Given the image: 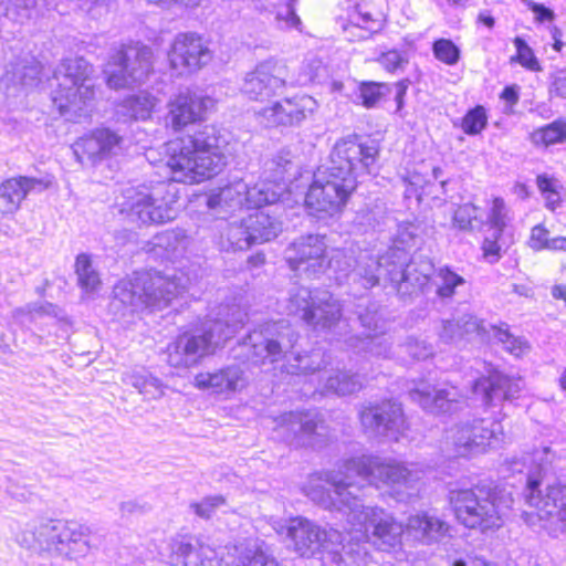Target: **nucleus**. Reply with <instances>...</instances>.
<instances>
[{"label":"nucleus","mask_w":566,"mask_h":566,"mask_svg":"<svg viewBox=\"0 0 566 566\" xmlns=\"http://www.w3.org/2000/svg\"><path fill=\"white\" fill-rule=\"evenodd\" d=\"M420 472L398 462H381L378 458L360 457L344 461L338 470L327 471L312 479L306 495L328 510L342 512L349 523L358 526L367 542L387 551L399 543L403 533L401 523L382 509L365 506L361 496L366 488L378 483L390 486L400 501L417 492Z\"/></svg>","instance_id":"1"},{"label":"nucleus","mask_w":566,"mask_h":566,"mask_svg":"<svg viewBox=\"0 0 566 566\" xmlns=\"http://www.w3.org/2000/svg\"><path fill=\"white\" fill-rule=\"evenodd\" d=\"M378 157L375 140L364 142L357 134L338 139L328 166L314 175L305 197L307 208L331 217L340 212L356 190L358 178L373 171Z\"/></svg>","instance_id":"2"},{"label":"nucleus","mask_w":566,"mask_h":566,"mask_svg":"<svg viewBox=\"0 0 566 566\" xmlns=\"http://www.w3.org/2000/svg\"><path fill=\"white\" fill-rule=\"evenodd\" d=\"M226 145V137L212 125L170 142L166 166L170 169L171 180L192 185L217 175L226 165L222 153Z\"/></svg>","instance_id":"3"},{"label":"nucleus","mask_w":566,"mask_h":566,"mask_svg":"<svg viewBox=\"0 0 566 566\" xmlns=\"http://www.w3.org/2000/svg\"><path fill=\"white\" fill-rule=\"evenodd\" d=\"M18 543L52 557L75 560L86 556L91 549L87 527L63 520H41L27 524L18 534Z\"/></svg>","instance_id":"4"},{"label":"nucleus","mask_w":566,"mask_h":566,"mask_svg":"<svg viewBox=\"0 0 566 566\" xmlns=\"http://www.w3.org/2000/svg\"><path fill=\"white\" fill-rule=\"evenodd\" d=\"M450 503L461 524L485 532L502 526L513 497L509 491L490 482L479 483L471 489L452 490Z\"/></svg>","instance_id":"5"},{"label":"nucleus","mask_w":566,"mask_h":566,"mask_svg":"<svg viewBox=\"0 0 566 566\" xmlns=\"http://www.w3.org/2000/svg\"><path fill=\"white\" fill-rule=\"evenodd\" d=\"M185 290L181 279L150 270L137 272L132 280L119 281L113 289V305L120 303L132 312L163 310Z\"/></svg>","instance_id":"6"},{"label":"nucleus","mask_w":566,"mask_h":566,"mask_svg":"<svg viewBox=\"0 0 566 566\" xmlns=\"http://www.w3.org/2000/svg\"><path fill=\"white\" fill-rule=\"evenodd\" d=\"M177 190L172 182L158 181L124 190L119 211L128 221L140 226L163 224L177 216Z\"/></svg>","instance_id":"7"},{"label":"nucleus","mask_w":566,"mask_h":566,"mask_svg":"<svg viewBox=\"0 0 566 566\" xmlns=\"http://www.w3.org/2000/svg\"><path fill=\"white\" fill-rule=\"evenodd\" d=\"M93 66L83 57L65 59L54 70L53 104L62 116L75 120L94 97Z\"/></svg>","instance_id":"8"},{"label":"nucleus","mask_w":566,"mask_h":566,"mask_svg":"<svg viewBox=\"0 0 566 566\" xmlns=\"http://www.w3.org/2000/svg\"><path fill=\"white\" fill-rule=\"evenodd\" d=\"M153 50L140 42L123 44L105 65L107 85L119 90L143 84L153 72Z\"/></svg>","instance_id":"9"},{"label":"nucleus","mask_w":566,"mask_h":566,"mask_svg":"<svg viewBox=\"0 0 566 566\" xmlns=\"http://www.w3.org/2000/svg\"><path fill=\"white\" fill-rule=\"evenodd\" d=\"M298 332L284 319L266 322L247 335L243 346L254 363L287 360L298 342Z\"/></svg>","instance_id":"10"},{"label":"nucleus","mask_w":566,"mask_h":566,"mask_svg":"<svg viewBox=\"0 0 566 566\" xmlns=\"http://www.w3.org/2000/svg\"><path fill=\"white\" fill-rule=\"evenodd\" d=\"M287 310L315 329H331L342 317V306L326 290L298 286L290 292Z\"/></svg>","instance_id":"11"},{"label":"nucleus","mask_w":566,"mask_h":566,"mask_svg":"<svg viewBox=\"0 0 566 566\" xmlns=\"http://www.w3.org/2000/svg\"><path fill=\"white\" fill-rule=\"evenodd\" d=\"M287 537L294 551L303 557L327 558L334 563L342 559L339 549H344L343 536L336 530H326L307 518L296 517L287 526Z\"/></svg>","instance_id":"12"},{"label":"nucleus","mask_w":566,"mask_h":566,"mask_svg":"<svg viewBox=\"0 0 566 566\" xmlns=\"http://www.w3.org/2000/svg\"><path fill=\"white\" fill-rule=\"evenodd\" d=\"M313 75H294L282 60L269 59L247 73L241 92L253 101H265L287 86H304Z\"/></svg>","instance_id":"13"},{"label":"nucleus","mask_w":566,"mask_h":566,"mask_svg":"<svg viewBox=\"0 0 566 566\" xmlns=\"http://www.w3.org/2000/svg\"><path fill=\"white\" fill-rule=\"evenodd\" d=\"M539 480L535 475H530L525 494L528 504L536 509L543 527L549 535L557 537L566 531V486H547L543 494L539 489Z\"/></svg>","instance_id":"14"},{"label":"nucleus","mask_w":566,"mask_h":566,"mask_svg":"<svg viewBox=\"0 0 566 566\" xmlns=\"http://www.w3.org/2000/svg\"><path fill=\"white\" fill-rule=\"evenodd\" d=\"M503 428L493 419H473L457 424L450 430L454 452L459 457H471L482 453L488 447H495L503 441Z\"/></svg>","instance_id":"15"},{"label":"nucleus","mask_w":566,"mask_h":566,"mask_svg":"<svg viewBox=\"0 0 566 566\" xmlns=\"http://www.w3.org/2000/svg\"><path fill=\"white\" fill-rule=\"evenodd\" d=\"M358 418L364 432L373 437L397 440L407 428L402 406L392 399L363 402Z\"/></svg>","instance_id":"16"},{"label":"nucleus","mask_w":566,"mask_h":566,"mask_svg":"<svg viewBox=\"0 0 566 566\" xmlns=\"http://www.w3.org/2000/svg\"><path fill=\"white\" fill-rule=\"evenodd\" d=\"M217 347L201 324L195 332H185L170 342L165 352V360L174 368H191L213 353Z\"/></svg>","instance_id":"17"},{"label":"nucleus","mask_w":566,"mask_h":566,"mask_svg":"<svg viewBox=\"0 0 566 566\" xmlns=\"http://www.w3.org/2000/svg\"><path fill=\"white\" fill-rule=\"evenodd\" d=\"M326 235L311 233L291 242L284 251V259L292 270L311 276L326 270Z\"/></svg>","instance_id":"18"},{"label":"nucleus","mask_w":566,"mask_h":566,"mask_svg":"<svg viewBox=\"0 0 566 566\" xmlns=\"http://www.w3.org/2000/svg\"><path fill=\"white\" fill-rule=\"evenodd\" d=\"M433 265L430 262L417 264L413 260L406 263L401 250H392V264L388 269L389 283L401 297H410L428 285Z\"/></svg>","instance_id":"19"},{"label":"nucleus","mask_w":566,"mask_h":566,"mask_svg":"<svg viewBox=\"0 0 566 566\" xmlns=\"http://www.w3.org/2000/svg\"><path fill=\"white\" fill-rule=\"evenodd\" d=\"M124 138L109 128H97L78 138L72 146L73 154L82 166H96L103 160L118 155Z\"/></svg>","instance_id":"20"},{"label":"nucleus","mask_w":566,"mask_h":566,"mask_svg":"<svg viewBox=\"0 0 566 566\" xmlns=\"http://www.w3.org/2000/svg\"><path fill=\"white\" fill-rule=\"evenodd\" d=\"M284 190V185L274 184L272 180L266 178L249 188L243 184H237L235 186L221 189L217 196L209 197L208 206L210 208H214L222 201L227 202L229 199L233 200L232 195L235 192L237 205L245 202L249 209H259L263 206H272L276 203Z\"/></svg>","instance_id":"21"},{"label":"nucleus","mask_w":566,"mask_h":566,"mask_svg":"<svg viewBox=\"0 0 566 566\" xmlns=\"http://www.w3.org/2000/svg\"><path fill=\"white\" fill-rule=\"evenodd\" d=\"M210 59V51L202 39L193 33L178 34L168 52L170 66L178 75L199 70Z\"/></svg>","instance_id":"22"},{"label":"nucleus","mask_w":566,"mask_h":566,"mask_svg":"<svg viewBox=\"0 0 566 566\" xmlns=\"http://www.w3.org/2000/svg\"><path fill=\"white\" fill-rule=\"evenodd\" d=\"M524 381L521 377L492 371L488 377H481L473 382L472 391L480 397L485 406H496L505 400L518 398Z\"/></svg>","instance_id":"23"},{"label":"nucleus","mask_w":566,"mask_h":566,"mask_svg":"<svg viewBox=\"0 0 566 566\" xmlns=\"http://www.w3.org/2000/svg\"><path fill=\"white\" fill-rule=\"evenodd\" d=\"M316 107L317 103L312 96L296 95L264 107L260 115L268 126H294L311 116Z\"/></svg>","instance_id":"24"},{"label":"nucleus","mask_w":566,"mask_h":566,"mask_svg":"<svg viewBox=\"0 0 566 566\" xmlns=\"http://www.w3.org/2000/svg\"><path fill=\"white\" fill-rule=\"evenodd\" d=\"M213 104L211 97L186 90L169 102L167 119L175 130H180L189 124L201 120Z\"/></svg>","instance_id":"25"},{"label":"nucleus","mask_w":566,"mask_h":566,"mask_svg":"<svg viewBox=\"0 0 566 566\" xmlns=\"http://www.w3.org/2000/svg\"><path fill=\"white\" fill-rule=\"evenodd\" d=\"M392 264V251L381 255L375 256L371 254H361L356 260L355 266L348 273V281L350 284L370 290L381 282L389 283V271Z\"/></svg>","instance_id":"26"},{"label":"nucleus","mask_w":566,"mask_h":566,"mask_svg":"<svg viewBox=\"0 0 566 566\" xmlns=\"http://www.w3.org/2000/svg\"><path fill=\"white\" fill-rule=\"evenodd\" d=\"M385 25L384 13L367 0L358 1L349 12L347 24L343 25L349 41L367 40Z\"/></svg>","instance_id":"27"},{"label":"nucleus","mask_w":566,"mask_h":566,"mask_svg":"<svg viewBox=\"0 0 566 566\" xmlns=\"http://www.w3.org/2000/svg\"><path fill=\"white\" fill-rule=\"evenodd\" d=\"M319 429H323V422L311 413L291 412L283 417L280 426L281 436L295 448L314 447L321 436Z\"/></svg>","instance_id":"28"},{"label":"nucleus","mask_w":566,"mask_h":566,"mask_svg":"<svg viewBox=\"0 0 566 566\" xmlns=\"http://www.w3.org/2000/svg\"><path fill=\"white\" fill-rule=\"evenodd\" d=\"M247 313L237 304H221L216 316L209 315L202 325L217 346L231 338L247 321Z\"/></svg>","instance_id":"29"},{"label":"nucleus","mask_w":566,"mask_h":566,"mask_svg":"<svg viewBox=\"0 0 566 566\" xmlns=\"http://www.w3.org/2000/svg\"><path fill=\"white\" fill-rule=\"evenodd\" d=\"M409 397L411 400L418 402L424 410L436 415H451L467 406V401L460 397L454 388H415L409 390Z\"/></svg>","instance_id":"30"},{"label":"nucleus","mask_w":566,"mask_h":566,"mask_svg":"<svg viewBox=\"0 0 566 566\" xmlns=\"http://www.w3.org/2000/svg\"><path fill=\"white\" fill-rule=\"evenodd\" d=\"M50 186V180L24 176L4 180L0 185V211L2 213L15 212L30 192H41Z\"/></svg>","instance_id":"31"},{"label":"nucleus","mask_w":566,"mask_h":566,"mask_svg":"<svg viewBox=\"0 0 566 566\" xmlns=\"http://www.w3.org/2000/svg\"><path fill=\"white\" fill-rule=\"evenodd\" d=\"M214 559V549L199 538L188 537L170 544L171 566H212Z\"/></svg>","instance_id":"32"},{"label":"nucleus","mask_w":566,"mask_h":566,"mask_svg":"<svg viewBox=\"0 0 566 566\" xmlns=\"http://www.w3.org/2000/svg\"><path fill=\"white\" fill-rule=\"evenodd\" d=\"M199 389H211L216 394H228L241 390L247 385L244 370L233 364L213 373H200L195 377Z\"/></svg>","instance_id":"33"},{"label":"nucleus","mask_w":566,"mask_h":566,"mask_svg":"<svg viewBox=\"0 0 566 566\" xmlns=\"http://www.w3.org/2000/svg\"><path fill=\"white\" fill-rule=\"evenodd\" d=\"M406 531L416 541L429 545L446 537L449 526L441 518L423 513L409 516Z\"/></svg>","instance_id":"34"},{"label":"nucleus","mask_w":566,"mask_h":566,"mask_svg":"<svg viewBox=\"0 0 566 566\" xmlns=\"http://www.w3.org/2000/svg\"><path fill=\"white\" fill-rule=\"evenodd\" d=\"M235 556L231 564L226 566H280L263 544L247 542L235 546Z\"/></svg>","instance_id":"35"},{"label":"nucleus","mask_w":566,"mask_h":566,"mask_svg":"<svg viewBox=\"0 0 566 566\" xmlns=\"http://www.w3.org/2000/svg\"><path fill=\"white\" fill-rule=\"evenodd\" d=\"M247 227L251 231L255 244L271 241L282 232V222L263 210L248 216Z\"/></svg>","instance_id":"36"},{"label":"nucleus","mask_w":566,"mask_h":566,"mask_svg":"<svg viewBox=\"0 0 566 566\" xmlns=\"http://www.w3.org/2000/svg\"><path fill=\"white\" fill-rule=\"evenodd\" d=\"M346 342L357 353H365L375 357H386L390 350V343L385 336V329L353 335Z\"/></svg>","instance_id":"37"},{"label":"nucleus","mask_w":566,"mask_h":566,"mask_svg":"<svg viewBox=\"0 0 566 566\" xmlns=\"http://www.w3.org/2000/svg\"><path fill=\"white\" fill-rule=\"evenodd\" d=\"M157 99L147 92H140L123 99L118 105V114L134 120H146L150 117Z\"/></svg>","instance_id":"38"},{"label":"nucleus","mask_w":566,"mask_h":566,"mask_svg":"<svg viewBox=\"0 0 566 566\" xmlns=\"http://www.w3.org/2000/svg\"><path fill=\"white\" fill-rule=\"evenodd\" d=\"M326 365L327 363L324 360V355L319 349L305 354L293 350V354H291L284 365V370L291 375H308L321 370Z\"/></svg>","instance_id":"39"},{"label":"nucleus","mask_w":566,"mask_h":566,"mask_svg":"<svg viewBox=\"0 0 566 566\" xmlns=\"http://www.w3.org/2000/svg\"><path fill=\"white\" fill-rule=\"evenodd\" d=\"M492 337L502 348L515 357H522L531 349L530 343L522 336H516L511 333L506 323L500 325L490 324Z\"/></svg>","instance_id":"40"},{"label":"nucleus","mask_w":566,"mask_h":566,"mask_svg":"<svg viewBox=\"0 0 566 566\" xmlns=\"http://www.w3.org/2000/svg\"><path fill=\"white\" fill-rule=\"evenodd\" d=\"M355 314L360 325L368 333L385 329V317L382 307L374 301L360 300L355 306Z\"/></svg>","instance_id":"41"},{"label":"nucleus","mask_w":566,"mask_h":566,"mask_svg":"<svg viewBox=\"0 0 566 566\" xmlns=\"http://www.w3.org/2000/svg\"><path fill=\"white\" fill-rule=\"evenodd\" d=\"M292 154L290 150L281 149L271 159L264 164V175L266 179L274 184L285 186L286 175L293 168Z\"/></svg>","instance_id":"42"},{"label":"nucleus","mask_w":566,"mask_h":566,"mask_svg":"<svg viewBox=\"0 0 566 566\" xmlns=\"http://www.w3.org/2000/svg\"><path fill=\"white\" fill-rule=\"evenodd\" d=\"M363 384L357 374L346 370H337L326 380L325 388L327 391L338 396H346L357 392L361 389Z\"/></svg>","instance_id":"43"},{"label":"nucleus","mask_w":566,"mask_h":566,"mask_svg":"<svg viewBox=\"0 0 566 566\" xmlns=\"http://www.w3.org/2000/svg\"><path fill=\"white\" fill-rule=\"evenodd\" d=\"M75 273L77 284L85 292H94L101 285L98 272L93 268L90 256L85 253L77 255L75 260Z\"/></svg>","instance_id":"44"},{"label":"nucleus","mask_w":566,"mask_h":566,"mask_svg":"<svg viewBox=\"0 0 566 566\" xmlns=\"http://www.w3.org/2000/svg\"><path fill=\"white\" fill-rule=\"evenodd\" d=\"M536 146H551L566 140V123L555 120L544 127L534 130L530 136Z\"/></svg>","instance_id":"45"},{"label":"nucleus","mask_w":566,"mask_h":566,"mask_svg":"<svg viewBox=\"0 0 566 566\" xmlns=\"http://www.w3.org/2000/svg\"><path fill=\"white\" fill-rule=\"evenodd\" d=\"M464 283V279L448 266L440 268L434 280L436 293L441 300H450L454 295L455 289Z\"/></svg>","instance_id":"46"},{"label":"nucleus","mask_w":566,"mask_h":566,"mask_svg":"<svg viewBox=\"0 0 566 566\" xmlns=\"http://www.w3.org/2000/svg\"><path fill=\"white\" fill-rule=\"evenodd\" d=\"M392 91L391 85L379 82H363L359 85L358 98L361 105L366 108L375 107L379 101L390 94Z\"/></svg>","instance_id":"47"},{"label":"nucleus","mask_w":566,"mask_h":566,"mask_svg":"<svg viewBox=\"0 0 566 566\" xmlns=\"http://www.w3.org/2000/svg\"><path fill=\"white\" fill-rule=\"evenodd\" d=\"M387 214L385 208L380 205L360 209L354 219V222L364 232L375 230L385 224Z\"/></svg>","instance_id":"48"},{"label":"nucleus","mask_w":566,"mask_h":566,"mask_svg":"<svg viewBox=\"0 0 566 566\" xmlns=\"http://www.w3.org/2000/svg\"><path fill=\"white\" fill-rule=\"evenodd\" d=\"M6 15L12 21L23 24L39 15L36 0H11L6 7Z\"/></svg>","instance_id":"49"},{"label":"nucleus","mask_w":566,"mask_h":566,"mask_svg":"<svg viewBox=\"0 0 566 566\" xmlns=\"http://www.w3.org/2000/svg\"><path fill=\"white\" fill-rule=\"evenodd\" d=\"M461 334L463 340H472L479 338L481 340L490 337L491 328L486 327L484 322L472 314H464L460 316Z\"/></svg>","instance_id":"50"},{"label":"nucleus","mask_w":566,"mask_h":566,"mask_svg":"<svg viewBox=\"0 0 566 566\" xmlns=\"http://www.w3.org/2000/svg\"><path fill=\"white\" fill-rule=\"evenodd\" d=\"M227 239L234 250H247L255 244L251 231L247 227V218L240 223H232L228 227Z\"/></svg>","instance_id":"51"},{"label":"nucleus","mask_w":566,"mask_h":566,"mask_svg":"<svg viewBox=\"0 0 566 566\" xmlns=\"http://www.w3.org/2000/svg\"><path fill=\"white\" fill-rule=\"evenodd\" d=\"M488 125V116L485 108L478 105L463 116L461 127L468 135H476L481 133Z\"/></svg>","instance_id":"52"},{"label":"nucleus","mask_w":566,"mask_h":566,"mask_svg":"<svg viewBox=\"0 0 566 566\" xmlns=\"http://www.w3.org/2000/svg\"><path fill=\"white\" fill-rule=\"evenodd\" d=\"M514 45L516 48V56L512 57V60L518 62L523 67L533 71L541 72L542 66L535 56L532 48L526 43V41L520 36L514 39Z\"/></svg>","instance_id":"53"},{"label":"nucleus","mask_w":566,"mask_h":566,"mask_svg":"<svg viewBox=\"0 0 566 566\" xmlns=\"http://www.w3.org/2000/svg\"><path fill=\"white\" fill-rule=\"evenodd\" d=\"M432 51L436 59L448 65H454L460 60V49L449 39L436 40Z\"/></svg>","instance_id":"54"},{"label":"nucleus","mask_w":566,"mask_h":566,"mask_svg":"<svg viewBox=\"0 0 566 566\" xmlns=\"http://www.w3.org/2000/svg\"><path fill=\"white\" fill-rule=\"evenodd\" d=\"M352 266L353 258L344 250L334 249L331 252L326 251V269H331L335 273L344 274L348 279Z\"/></svg>","instance_id":"55"},{"label":"nucleus","mask_w":566,"mask_h":566,"mask_svg":"<svg viewBox=\"0 0 566 566\" xmlns=\"http://www.w3.org/2000/svg\"><path fill=\"white\" fill-rule=\"evenodd\" d=\"M504 244L503 233H494V230H489L482 244L484 258L489 263L493 264L500 260Z\"/></svg>","instance_id":"56"},{"label":"nucleus","mask_w":566,"mask_h":566,"mask_svg":"<svg viewBox=\"0 0 566 566\" xmlns=\"http://www.w3.org/2000/svg\"><path fill=\"white\" fill-rule=\"evenodd\" d=\"M555 460V452L552 450L551 447H543L542 449H538L534 451L532 455V461L536 464L537 469L534 472H528L526 480L530 475H535L541 481L542 474H545L551 464Z\"/></svg>","instance_id":"57"},{"label":"nucleus","mask_w":566,"mask_h":566,"mask_svg":"<svg viewBox=\"0 0 566 566\" xmlns=\"http://www.w3.org/2000/svg\"><path fill=\"white\" fill-rule=\"evenodd\" d=\"M226 504V499L222 495L207 496L199 503H191L190 509L195 514L201 518L209 520L216 510Z\"/></svg>","instance_id":"58"},{"label":"nucleus","mask_w":566,"mask_h":566,"mask_svg":"<svg viewBox=\"0 0 566 566\" xmlns=\"http://www.w3.org/2000/svg\"><path fill=\"white\" fill-rule=\"evenodd\" d=\"M460 317L441 322L439 338L446 344H459L462 339Z\"/></svg>","instance_id":"59"},{"label":"nucleus","mask_w":566,"mask_h":566,"mask_svg":"<svg viewBox=\"0 0 566 566\" xmlns=\"http://www.w3.org/2000/svg\"><path fill=\"white\" fill-rule=\"evenodd\" d=\"M275 21L277 27L282 30L298 29L302 24L301 19L295 13V8L291 2L276 10Z\"/></svg>","instance_id":"60"},{"label":"nucleus","mask_w":566,"mask_h":566,"mask_svg":"<svg viewBox=\"0 0 566 566\" xmlns=\"http://www.w3.org/2000/svg\"><path fill=\"white\" fill-rule=\"evenodd\" d=\"M405 352L417 360H423L432 356V345L416 337H408L403 344Z\"/></svg>","instance_id":"61"},{"label":"nucleus","mask_w":566,"mask_h":566,"mask_svg":"<svg viewBox=\"0 0 566 566\" xmlns=\"http://www.w3.org/2000/svg\"><path fill=\"white\" fill-rule=\"evenodd\" d=\"M377 61L388 72H395L397 70L403 69L408 64L407 55L397 50L382 52Z\"/></svg>","instance_id":"62"},{"label":"nucleus","mask_w":566,"mask_h":566,"mask_svg":"<svg viewBox=\"0 0 566 566\" xmlns=\"http://www.w3.org/2000/svg\"><path fill=\"white\" fill-rule=\"evenodd\" d=\"M505 218H506L505 202L502 198H495L493 200L491 214L489 217V221H490L489 230H494V233H503L505 226H506Z\"/></svg>","instance_id":"63"},{"label":"nucleus","mask_w":566,"mask_h":566,"mask_svg":"<svg viewBox=\"0 0 566 566\" xmlns=\"http://www.w3.org/2000/svg\"><path fill=\"white\" fill-rule=\"evenodd\" d=\"M40 67L35 63H31L29 65H23L21 69H18L14 73L20 81V83L24 86H34L40 81Z\"/></svg>","instance_id":"64"}]
</instances>
